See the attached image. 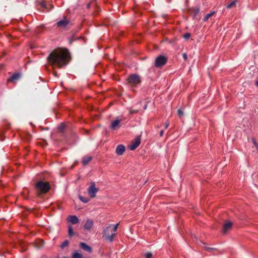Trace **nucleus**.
<instances>
[{
  "label": "nucleus",
  "instance_id": "7ed1b4c3",
  "mask_svg": "<svg viewBox=\"0 0 258 258\" xmlns=\"http://www.w3.org/2000/svg\"><path fill=\"white\" fill-rule=\"evenodd\" d=\"M127 84L131 87H136L141 82V79L139 75L133 74L130 75L126 79Z\"/></svg>",
  "mask_w": 258,
  "mask_h": 258
},
{
  "label": "nucleus",
  "instance_id": "4c0bfd02",
  "mask_svg": "<svg viewBox=\"0 0 258 258\" xmlns=\"http://www.w3.org/2000/svg\"><path fill=\"white\" fill-rule=\"evenodd\" d=\"M63 258H68L67 257H63Z\"/></svg>",
  "mask_w": 258,
  "mask_h": 258
},
{
  "label": "nucleus",
  "instance_id": "393cba45",
  "mask_svg": "<svg viewBox=\"0 0 258 258\" xmlns=\"http://www.w3.org/2000/svg\"><path fill=\"white\" fill-rule=\"evenodd\" d=\"M65 125L63 123H61L58 127V129L62 131L64 128Z\"/></svg>",
  "mask_w": 258,
  "mask_h": 258
},
{
  "label": "nucleus",
  "instance_id": "c756f323",
  "mask_svg": "<svg viewBox=\"0 0 258 258\" xmlns=\"http://www.w3.org/2000/svg\"><path fill=\"white\" fill-rule=\"evenodd\" d=\"M253 142L254 145L255 146L256 149L258 150V145L254 140H253Z\"/></svg>",
  "mask_w": 258,
  "mask_h": 258
},
{
  "label": "nucleus",
  "instance_id": "6e6552de",
  "mask_svg": "<svg viewBox=\"0 0 258 258\" xmlns=\"http://www.w3.org/2000/svg\"><path fill=\"white\" fill-rule=\"evenodd\" d=\"M140 143V139L139 138L136 139V140L129 146L130 149L132 151L135 150L139 146Z\"/></svg>",
  "mask_w": 258,
  "mask_h": 258
},
{
  "label": "nucleus",
  "instance_id": "2eb2a0df",
  "mask_svg": "<svg viewBox=\"0 0 258 258\" xmlns=\"http://www.w3.org/2000/svg\"><path fill=\"white\" fill-rule=\"evenodd\" d=\"M92 159L91 157L86 156L84 157L82 160V163L84 165H87Z\"/></svg>",
  "mask_w": 258,
  "mask_h": 258
},
{
  "label": "nucleus",
  "instance_id": "7c9ffc66",
  "mask_svg": "<svg viewBox=\"0 0 258 258\" xmlns=\"http://www.w3.org/2000/svg\"><path fill=\"white\" fill-rule=\"evenodd\" d=\"M163 134H164V131L163 130H161L160 132V137H162L163 136Z\"/></svg>",
  "mask_w": 258,
  "mask_h": 258
},
{
  "label": "nucleus",
  "instance_id": "f704fd0d",
  "mask_svg": "<svg viewBox=\"0 0 258 258\" xmlns=\"http://www.w3.org/2000/svg\"><path fill=\"white\" fill-rule=\"evenodd\" d=\"M147 106V105H146L145 106V107H144V109H146Z\"/></svg>",
  "mask_w": 258,
  "mask_h": 258
},
{
  "label": "nucleus",
  "instance_id": "ddd939ff",
  "mask_svg": "<svg viewBox=\"0 0 258 258\" xmlns=\"http://www.w3.org/2000/svg\"><path fill=\"white\" fill-rule=\"evenodd\" d=\"M232 223L230 222H226L223 226V232L224 233H225L228 230H229L231 226H232Z\"/></svg>",
  "mask_w": 258,
  "mask_h": 258
},
{
  "label": "nucleus",
  "instance_id": "c9c22d12",
  "mask_svg": "<svg viewBox=\"0 0 258 258\" xmlns=\"http://www.w3.org/2000/svg\"><path fill=\"white\" fill-rule=\"evenodd\" d=\"M90 7V4H88V6H87V7L89 8Z\"/></svg>",
  "mask_w": 258,
  "mask_h": 258
},
{
  "label": "nucleus",
  "instance_id": "412c9836",
  "mask_svg": "<svg viewBox=\"0 0 258 258\" xmlns=\"http://www.w3.org/2000/svg\"><path fill=\"white\" fill-rule=\"evenodd\" d=\"M236 1H233L232 2L230 3V4L227 5V6L226 7L227 8V9L231 8L232 7H233V6H234L236 5Z\"/></svg>",
  "mask_w": 258,
  "mask_h": 258
},
{
  "label": "nucleus",
  "instance_id": "72a5a7b5",
  "mask_svg": "<svg viewBox=\"0 0 258 258\" xmlns=\"http://www.w3.org/2000/svg\"><path fill=\"white\" fill-rule=\"evenodd\" d=\"M41 5H42L43 7H44V3H42V4H41Z\"/></svg>",
  "mask_w": 258,
  "mask_h": 258
},
{
  "label": "nucleus",
  "instance_id": "f03ea898",
  "mask_svg": "<svg viewBox=\"0 0 258 258\" xmlns=\"http://www.w3.org/2000/svg\"><path fill=\"white\" fill-rule=\"evenodd\" d=\"M118 224L115 225H109L104 230V236L105 238L110 242L112 241L113 237L115 235V232H116Z\"/></svg>",
  "mask_w": 258,
  "mask_h": 258
},
{
  "label": "nucleus",
  "instance_id": "423d86ee",
  "mask_svg": "<svg viewBox=\"0 0 258 258\" xmlns=\"http://www.w3.org/2000/svg\"><path fill=\"white\" fill-rule=\"evenodd\" d=\"M98 191V188L96 187L95 182H92L87 189L88 195L92 198H95Z\"/></svg>",
  "mask_w": 258,
  "mask_h": 258
},
{
  "label": "nucleus",
  "instance_id": "2f4dec72",
  "mask_svg": "<svg viewBox=\"0 0 258 258\" xmlns=\"http://www.w3.org/2000/svg\"><path fill=\"white\" fill-rule=\"evenodd\" d=\"M206 248L208 250H209V251H210V250H212L214 249V248H213L208 247H206Z\"/></svg>",
  "mask_w": 258,
  "mask_h": 258
},
{
  "label": "nucleus",
  "instance_id": "6ab92c4d",
  "mask_svg": "<svg viewBox=\"0 0 258 258\" xmlns=\"http://www.w3.org/2000/svg\"><path fill=\"white\" fill-rule=\"evenodd\" d=\"M80 200L84 203H87L89 202V200L88 198L83 197L81 196H79Z\"/></svg>",
  "mask_w": 258,
  "mask_h": 258
},
{
  "label": "nucleus",
  "instance_id": "473e14b6",
  "mask_svg": "<svg viewBox=\"0 0 258 258\" xmlns=\"http://www.w3.org/2000/svg\"><path fill=\"white\" fill-rule=\"evenodd\" d=\"M137 112V111H135V110H131V111H130V112H131V113H134V112Z\"/></svg>",
  "mask_w": 258,
  "mask_h": 258
},
{
  "label": "nucleus",
  "instance_id": "4be33fe9",
  "mask_svg": "<svg viewBox=\"0 0 258 258\" xmlns=\"http://www.w3.org/2000/svg\"><path fill=\"white\" fill-rule=\"evenodd\" d=\"M68 245H69V241H68V240H66L60 245V247L61 248H64V247L68 246Z\"/></svg>",
  "mask_w": 258,
  "mask_h": 258
},
{
  "label": "nucleus",
  "instance_id": "a878e982",
  "mask_svg": "<svg viewBox=\"0 0 258 258\" xmlns=\"http://www.w3.org/2000/svg\"><path fill=\"white\" fill-rule=\"evenodd\" d=\"M190 36V34L189 33H186L183 35V38L185 39H188Z\"/></svg>",
  "mask_w": 258,
  "mask_h": 258
},
{
  "label": "nucleus",
  "instance_id": "b1692460",
  "mask_svg": "<svg viewBox=\"0 0 258 258\" xmlns=\"http://www.w3.org/2000/svg\"><path fill=\"white\" fill-rule=\"evenodd\" d=\"M177 113L179 117H181L183 115V111L180 109L178 110Z\"/></svg>",
  "mask_w": 258,
  "mask_h": 258
},
{
  "label": "nucleus",
  "instance_id": "1a4fd4ad",
  "mask_svg": "<svg viewBox=\"0 0 258 258\" xmlns=\"http://www.w3.org/2000/svg\"><path fill=\"white\" fill-rule=\"evenodd\" d=\"M67 221L69 223L73 224H77L79 222V219L76 216L71 215L69 216L67 218Z\"/></svg>",
  "mask_w": 258,
  "mask_h": 258
},
{
  "label": "nucleus",
  "instance_id": "39448f33",
  "mask_svg": "<svg viewBox=\"0 0 258 258\" xmlns=\"http://www.w3.org/2000/svg\"><path fill=\"white\" fill-rule=\"evenodd\" d=\"M36 187L39 189L41 192L45 193L47 192L50 189V186L48 182L39 181L36 184Z\"/></svg>",
  "mask_w": 258,
  "mask_h": 258
},
{
  "label": "nucleus",
  "instance_id": "a211bd4d",
  "mask_svg": "<svg viewBox=\"0 0 258 258\" xmlns=\"http://www.w3.org/2000/svg\"><path fill=\"white\" fill-rule=\"evenodd\" d=\"M82 255L80 252H75L72 255V258H82Z\"/></svg>",
  "mask_w": 258,
  "mask_h": 258
},
{
  "label": "nucleus",
  "instance_id": "aec40b11",
  "mask_svg": "<svg viewBox=\"0 0 258 258\" xmlns=\"http://www.w3.org/2000/svg\"><path fill=\"white\" fill-rule=\"evenodd\" d=\"M69 235L71 237L73 236L74 235L73 227L72 226H69Z\"/></svg>",
  "mask_w": 258,
  "mask_h": 258
},
{
  "label": "nucleus",
  "instance_id": "dca6fc26",
  "mask_svg": "<svg viewBox=\"0 0 258 258\" xmlns=\"http://www.w3.org/2000/svg\"><path fill=\"white\" fill-rule=\"evenodd\" d=\"M20 75L19 74H15L13 75L11 78L8 80L9 81H14L18 80L20 78Z\"/></svg>",
  "mask_w": 258,
  "mask_h": 258
},
{
  "label": "nucleus",
  "instance_id": "0eeeda50",
  "mask_svg": "<svg viewBox=\"0 0 258 258\" xmlns=\"http://www.w3.org/2000/svg\"><path fill=\"white\" fill-rule=\"evenodd\" d=\"M56 25L59 28L66 29L70 26L71 24L69 20L64 18L63 19L57 22Z\"/></svg>",
  "mask_w": 258,
  "mask_h": 258
},
{
  "label": "nucleus",
  "instance_id": "c85d7f7f",
  "mask_svg": "<svg viewBox=\"0 0 258 258\" xmlns=\"http://www.w3.org/2000/svg\"><path fill=\"white\" fill-rule=\"evenodd\" d=\"M199 11H200V10H199V8H197V9H196L195 10V15H196L197 14H198V13H199Z\"/></svg>",
  "mask_w": 258,
  "mask_h": 258
},
{
  "label": "nucleus",
  "instance_id": "9b49d317",
  "mask_svg": "<svg viewBox=\"0 0 258 258\" xmlns=\"http://www.w3.org/2000/svg\"><path fill=\"white\" fill-rule=\"evenodd\" d=\"M93 225V222L92 220L88 219L85 225H84V228L86 230H90Z\"/></svg>",
  "mask_w": 258,
  "mask_h": 258
},
{
  "label": "nucleus",
  "instance_id": "cd10ccee",
  "mask_svg": "<svg viewBox=\"0 0 258 258\" xmlns=\"http://www.w3.org/2000/svg\"><path fill=\"white\" fill-rule=\"evenodd\" d=\"M169 125V123L168 121L166 122L165 123V128H167L168 127Z\"/></svg>",
  "mask_w": 258,
  "mask_h": 258
},
{
  "label": "nucleus",
  "instance_id": "9d476101",
  "mask_svg": "<svg viewBox=\"0 0 258 258\" xmlns=\"http://www.w3.org/2000/svg\"><path fill=\"white\" fill-rule=\"evenodd\" d=\"M125 151V147L122 145L117 146L116 148L115 152L118 155H121L123 154Z\"/></svg>",
  "mask_w": 258,
  "mask_h": 258
},
{
  "label": "nucleus",
  "instance_id": "4468645a",
  "mask_svg": "<svg viewBox=\"0 0 258 258\" xmlns=\"http://www.w3.org/2000/svg\"><path fill=\"white\" fill-rule=\"evenodd\" d=\"M120 122V121L119 120L116 119L114 120L112 122V123L110 124V128L112 130H115V128L118 126Z\"/></svg>",
  "mask_w": 258,
  "mask_h": 258
},
{
  "label": "nucleus",
  "instance_id": "bb28decb",
  "mask_svg": "<svg viewBox=\"0 0 258 258\" xmlns=\"http://www.w3.org/2000/svg\"><path fill=\"white\" fill-rule=\"evenodd\" d=\"M182 56L184 60H186L187 59V56L186 53H183Z\"/></svg>",
  "mask_w": 258,
  "mask_h": 258
},
{
  "label": "nucleus",
  "instance_id": "20e7f679",
  "mask_svg": "<svg viewBox=\"0 0 258 258\" xmlns=\"http://www.w3.org/2000/svg\"><path fill=\"white\" fill-rule=\"evenodd\" d=\"M167 61V58L163 55L157 56L155 60V66L156 68H160L164 66Z\"/></svg>",
  "mask_w": 258,
  "mask_h": 258
},
{
  "label": "nucleus",
  "instance_id": "f8f14e48",
  "mask_svg": "<svg viewBox=\"0 0 258 258\" xmlns=\"http://www.w3.org/2000/svg\"><path fill=\"white\" fill-rule=\"evenodd\" d=\"M80 247L84 249V250L89 252H92V248L90 246L87 245L86 243L81 242L80 243Z\"/></svg>",
  "mask_w": 258,
  "mask_h": 258
},
{
  "label": "nucleus",
  "instance_id": "f3484780",
  "mask_svg": "<svg viewBox=\"0 0 258 258\" xmlns=\"http://www.w3.org/2000/svg\"><path fill=\"white\" fill-rule=\"evenodd\" d=\"M215 14V12L213 11L210 13L207 14L204 18L203 20L204 21H207L211 17H212Z\"/></svg>",
  "mask_w": 258,
  "mask_h": 258
},
{
  "label": "nucleus",
  "instance_id": "e433bc0d",
  "mask_svg": "<svg viewBox=\"0 0 258 258\" xmlns=\"http://www.w3.org/2000/svg\"><path fill=\"white\" fill-rule=\"evenodd\" d=\"M256 84L258 86V81L256 83Z\"/></svg>",
  "mask_w": 258,
  "mask_h": 258
},
{
  "label": "nucleus",
  "instance_id": "5701e85b",
  "mask_svg": "<svg viewBox=\"0 0 258 258\" xmlns=\"http://www.w3.org/2000/svg\"><path fill=\"white\" fill-rule=\"evenodd\" d=\"M152 253L151 252H147L145 254V258H152Z\"/></svg>",
  "mask_w": 258,
  "mask_h": 258
},
{
  "label": "nucleus",
  "instance_id": "f257e3e1",
  "mask_svg": "<svg viewBox=\"0 0 258 258\" xmlns=\"http://www.w3.org/2000/svg\"><path fill=\"white\" fill-rule=\"evenodd\" d=\"M70 59V53L67 49H60L53 51L48 56L49 63L58 68L67 64Z\"/></svg>",
  "mask_w": 258,
  "mask_h": 258
}]
</instances>
